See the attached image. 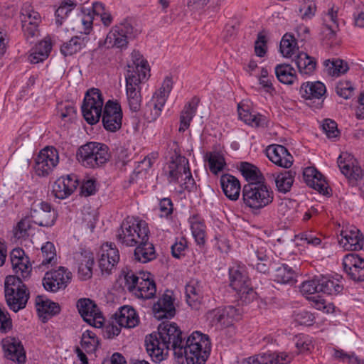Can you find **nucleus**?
Instances as JSON below:
<instances>
[{"label": "nucleus", "mask_w": 364, "mask_h": 364, "mask_svg": "<svg viewBox=\"0 0 364 364\" xmlns=\"http://www.w3.org/2000/svg\"><path fill=\"white\" fill-rule=\"evenodd\" d=\"M182 334L176 323L164 321L159 324L158 331L145 338L146 351L152 360H164L171 348L177 357L184 356L187 364H205L210 352L208 336L195 331L185 341Z\"/></svg>", "instance_id": "f257e3e1"}, {"label": "nucleus", "mask_w": 364, "mask_h": 364, "mask_svg": "<svg viewBox=\"0 0 364 364\" xmlns=\"http://www.w3.org/2000/svg\"><path fill=\"white\" fill-rule=\"evenodd\" d=\"M149 229L147 223L134 217H127L116 232L118 243L126 247L136 246L144 240H149Z\"/></svg>", "instance_id": "f03ea898"}, {"label": "nucleus", "mask_w": 364, "mask_h": 364, "mask_svg": "<svg viewBox=\"0 0 364 364\" xmlns=\"http://www.w3.org/2000/svg\"><path fill=\"white\" fill-rule=\"evenodd\" d=\"M78 162L87 168H98L110 159L109 147L102 143L90 141L80 146L76 153Z\"/></svg>", "instance_id": "7ed1b4c3"}, {"label": "nucleus", "mask_w": 364, "mask_h": 364, "mask_svg": "<svg viewBox=\"0 0 364 364\" xmlns=\"http://www.w3.org/2000/svg\"><path fill=\"white\" fill-rule=\"evenodd\" d=\"M4 293L7 305L18 312L26 307L29 298L26 286L18 276H7L4 282Z\"/></svg>", "instance_id": "20e7f679"}, {"label": "nucleus", "mask_w": 364, "mask_h": 364, "mask_svg": "<svg viewBox=\"0 0 364 364\" xmlns=\"http://www.w3.org/2000/svg\"><path fill=\"white\" fill-rule=\"evenodd\" d=\"M243 201L252 209H261L270 204L274 198L272 189L263 183H249L242 189Z\"/></svg>", "instance_id": "39448f33"}, {"label": "nucleus", "mask_w": 364, "mask_h": 364, "mask_svg": "<svg viewBox=\"0 0 364 364\" xmlns=\"http://www.w3.org/2000/svg\"><path fill=\"white\" fill-rule=\"evenodd\" d=\"M138 31L127 20L115 25L107 33L104 44L107 48H126L129 40L135 38Z\"/></svg>", "instance_id": "423d86ee"}, {"label": "nucleus", "mask_w": 364, "mask_h": 364, "mask_svg": "<svg viewBox=\"0 0 364 364\" xmlns=\"http://www.w3.org/2000/svg\"><path fill=\"white\" fill-rule=\"evenodd\" d=\"M172 87V78L166 77L161 87L156 91L151 100L146 105L144 114L148 122L155 121L161 115Z\"/></svg>", "instance_id": "0eeeda50"}, {"label": "nucleus", "mask_w": 364, "mask_h": 364, "mask_svg": "<svg viewBox=\"0 0 364 364\" xmlns=\"http://www.w3.org/2000/svg\"><path fill=\"white\" fill-rule=\"evenodd\" d=\"M103 98L97 88L88 90L81 107L82 115L90 124L97 123L102 114Z\"/></svg>", "instance_id": "6e6552de"}, {"label": "nucleus", "mask_w": 364, "mask_h": 364, "mask_svg": "<svg viewBox=\"0 0 364 364\" xmlns=\"http://www.w3.org/2000/svg\"><path fill=\"white\" fill-rule=\"evenodd\" d=\"M242 309L240 306H220L207 313V318L212 326L218 328L229 327L242 318Z\"/></svg>", "instance_id": "1a4fd4ad"}, {"label": "nucleus", "mask_w": 364, "mask_h": 364, "mask_svg": "<svg viewBox=\"0 0 364 364\" xmlns=\"http://www.w3.org/2000/svg\"><path fill=\"white\" fill-rule=\"evenodd\" d=\"M230 286L236 291L241 299L250 301L255 297V291L251 287L250 280L243 266H233L229 269Z\"/></svg>", "instance_id": "9d476101"}, {"label": "nucleus", "mask_w": 364, "mask_h": 364, "mask_svg": "<svg viewBox=\"0 0 364 364\" xmlns=\"http://www.w3.org/2000/svg\"><path fill=\"white\" fill-rule=\"evenodd\" d=\"M250 252L247 257V262L250 266L255 269L258 272L268 274L272 266H275L273 259V252L267 245H260L254 247Z\"/></svg>", "instance_id": "9b49d317"}, {"label": "nucleus", "mask_w": 364, "mask_h": 364, "mask_svg": "<svg viewBox=\"0 0 364 364\" xmlns=\"http://www.w3.org/2000/svg\"><path fill=\"white\" fill-rule=\"evenodd\" d=\"M81 14V23L85 34H89L91 31L95 16H99L102 24L106 27L109 26L113 22V16L101 2H93L91 9L82 8Z\"/></svg>", "instance_id": "f8f14e48"}, {"label": "nucleus", "mask_w": 364, "mask_h": 364, "mask_svg": "<svg viewBox=\"0 0 364 364\" xmlns=\"http://www.w3.org/2000/svg\"><path fill=\"white\" fill-rule=\"evenodd\" d=\"M41 22V16L32 6L26 3L21 9L22 31L26 40L31 43L39 34L38 26Z\"/></svg>", "instance_id": "ddd939ff"}, {"label": "nucleus", "mask_w": 364, "mask_h": 364, "mask_svg": "<svg viewBox=\"0 0 364 364\" xmlns=\"http://www.w3.org/2000/svg\"><path fill=\"white\" fill-rule=\"evenodd\" d=\"M59 162L58 150L53 146L43 149L35 160L34 170L39 176H47Z\"/></svg>", "instance_id": "4468645a"}, {"label": "nucleus", "mask_w": 364, "mask_h": 364, "mask_svg": "<svg viewBox=\"0 0 364 364\" xmlns=\"http://www.w3.org/2000/svg\"><path fill=\"white\" fill-rule=\"evenodd\" d=\"M72 273L64 267L47 272L43 279V285L46 291L57 292L64 289L70 283Z\"/></svg>", "instance_id": "2eb2a0df"}, {"label": "nucleus", "mask_w": 364, "mask_h": 364, "mask_svg": "<svg viewBox=\"0 0 364 364\" xmlns=\"http://www.w3.org/2000/svg\"><path fill=\"white\" fill-rule=\"evenodd\" d=\"M340 237L339 245L346 251H359L364 247V235L353 225L343 226Z\"/></svg>", "instance_id": "dca6fc26"}, {"label": "nucleus", "mask_w": 364, "mask_h": 364, "mask_svg": "<svg viewBox=\"0 0 364 364\" xmlns=\"http://www.w3.org/2000/svg\"><path fill=\"white\" fill-rule=\"evenodd\" d=\"M326 92L325 85L320 81L304 82L299 89L301 97L309 101L307 105L316 109L322 107Z\"/></svg>", "instance_id": "f3484780"}, {"label": "nucleus", "mask_w": 364, "mask_h": 364, "mask_svg": "<svg viewBox=\"0 0 364 364\" xmlns=\"http://www.w3.org/2000/svg\"><path fill=\"white\" fill-rule=\"evenodd\" d=\"M77 308L85 322L96 328L102 326L104 318L93 301L88 298L80 299L77 302Z\"/></svg>", "instance_id": "a211bd4d"}, {"label": "nucleus", "mask_w": 364, "mask_h": 364, "mask_svg": "<svg viewBox=\"0 0 364 364\" xmlns=\"http://www.w3.org/2000/svg\"><path fill=\"white\" fill-rule=\"evenodd\" d=\"M104 128L110 132H115L122 127V111L119 103L109 100L105 105L102 114Z\"/></svg>", "instance_id": "6ab92c4d"}, {"label": "nucleus", "mask_w": 364, "mask_h": 364, "mask_svg": "<svg viewBox=\"0 0 364 364\" xmlns=\"http://www.w3.org/2000/svg\"><path fill=\"white\" fill-rule=\"evenodd\" d=\"M57 216L56 211L51 208L48 203L44 201L35 204L31 210L32 221L41 227L53 226Z\"/></svg>", "instance_id": "aec40b11"}, {"label": "nucleus", "mask_w": 364, "mask_h": 364, "mask_svg": "<svg viewBox=\"0 0 364 364\" xmlns=\"http://www.w3.org/2000/svg\"><path fill=\"white\" fill-rule=\"evenodd\" d=\"M343 270L355 282L364 281V258L356 253L346 255L342 260Z\"/></svg>", "instance_id": "412c9836"}, {"label": "nucleus", "mask_w": 364, "mask_h": 364, "mask_svg": "<svg viewBox=\"0 0 364 364\" xmlns=\"http://www.w3.org/2000/svg\"><path fill=\"white\" fill-rule=\"evenodd\" d=\"M126 75V92L127 102L129 109L132 112H136L139 110L141 103V87L140 84L147 80H142L132 75Z\"/></svg>", "instance_id": "4be33fe9"}, {"label": "nucleus", "mask_w": 364, "mask_h": 364, "mask_svg": "<svg viewBox=\"0 0 364 364\" xmlns=\"http://www.w3.org/2000/svg\"><path fill=\"white\" fill-rule=\"evenodd\" d=\"M10 259L13 269L15 272L14 276H18L20 279H28L30 277L32 267L28 256L21 248H14L10 253Z\"/></svg>", "instance_id": "5701e85b"}, {"label": "nucleus", "mask_w": 364, "mask_h": 364, "mask_svg": "<svg viewBox=\"0 0 364 364\" xmlns=\"http://www.w3.org/2000/svg\"><path fill=\"white\" fill-rule=\"evenodd\" d=\"M173 301L172 291L166 290L153 306L154 317L157 320L173 318L176 314Z\"/></svg>", "instance_id": "b1692460"}, {"label": "nucleus", "mask_w": 364, "mask_h": 364, "mask_svg": "<svg viewBox=\"0 0 364 364\" xmlns=\"http://www.w3.org/2000/svg\"><path fill=\"white\" fill-rule=\"evenodd\" d=\"M79 185L77 176L69 174L58 178L53 185V193L59 199H65L76 190Z\"/></svg>", "instance_id": "393cba45"}, {"label": "nucleus", "mask_w": 364, "mask_h": 364, "mask_svg": "<svg viewBox=\"0 0 364 364\" xmlns=\"http://www.w3.org/2000/svg\"><path fill=\"white\" fill-rule=\"evenodd\" d=\"M119 260V253L113 243H105L101 247L99 267L102 272L109 273Z\"/></svg>", "instance_id": "a878e982"}, {"label": "nucleus", "mask_w": 364, "mask_h": 364, "mask_svg": "<svg viewBox=\"0 0 364 364\" xmlns=\"http://www.w3.org/2000/svg\"><path fill=\"white\" fill-rule=\"evenodd\" d=\"M266 154L268 159L278 166L289 168L293 164L292 155L282 145H269L266 150Z\"/></svg>", "instance_id": "bb28decb"}, {"label": "nucleus", "mask_w": 364, "mask_h": 364, "mask_svg": "<svg viewBox=\"0 0 364 364\" xmlns=\"http://www.w3.org/2000/svg\"><path fill=\"white\" fill-rule=\"evenodd\" d=\"M338 166L341 173L350 180L359 181L364 177V172L360 166L354 165L353 157L342 153L337 160Z\"/></svg>", "instance_id": "cd10ccee"}, {"label": "nucleus", "mask_w": 364, "mask_h": 364, "mask_svg": "<svg viewBox=\"0 0 364 364\" xmlns=\"http://www.w3.org/2000/svg\"><path fill=\"white\" fill-rule=\"evenodd\" d=\"M132 72V75L142 80H148L150 76V69L147 61L136 50H134L131 54V62L127 65L126 75L131 76L130 73Z\"/></svg>", "instance_id": "c85d7f7f"}, {"label": "nucleus", "mask_w": 364, "mask_h": 364, "mask_svg": "<svg viewBox=\"0 0 364 364\" xmlns=\"http://www.w3.org/2000/svg\"><path fill=\"white\" fill-rule=\"evenodd\" d=\"M338 9L333 6L323 18V23L321 33L323 38L328 41H333L336 38L338 28Z\"/></svg>", "instance_id": "c756f323"}, {"label": "nucleus", "mask_w": 364, "mask_h": 364, "mask_svg": "<svg viewBox=\"0 0 364 364\" xmlns=\"http://www.w3.org/2000/svg\"><path fill=\"white\" fill-rule=\"evenodd\" d=\"M303 178L307 186L317 190L323 195L328 194L326 182L323 175L314 167H306L303 171Z\"/></svg>", "instance_id": "7c9ffc66"}, {"label": "nucleus", "mask_w": 364, "mask_h": 364, "mask_svg": "<svg viewBox=\"0 0 364 364\" xmlns=\"http://www.w3.org/2000/svg\"><path fill=\"white\" fill-rule=\"evenodd\" d=\"M189 169L188 161L182 156L171 161L168 166V180L169 183H179L180 180Z\"/></svg>", "instance_id": "2f4dec72"}, {"label": "nucleus", "mask_w": 364, "mask_h": 364, "mask_svg": "<svg viewBox=\"0 0 364 364\" xmlns=\"http://www.w3.org/2000/svg\"><path fill=\"white\" fill-rule=\"evenodd\" d=\"M36 306L38 316L43 322H46L50 317L60 313V308L58 304L49 299L38 296L36 299Z\"/></svg>", "instance_id": "473e14b6"}, {"label": "nucleus", "mask_w": 364, "mask_h": 364, "mask_svg": "<svg viewBox=\"0 0 364 364\" xmlns=\"http://www.w3.org/2000/svg\"><path fill=\"white\" fill-rule=\"evenodd\" d=\"M271 269H272V277L274 282L282 284L290 285L296 282V272L287 264H282L278 266V264L275 263V266H272Z\"/></svg>", "instance_id": "72a5a7b5"}, {"label": "nucleus", "mask_w": 364, "mask_h": 364, "mask_svg": "<svg viewBox=\"0 0 364 364\" xmlns=\"http://www.w3.org/2000/svg\"><path fill=\"white\" fill-rule=\"evenodd\" d=\"M220 186L227 198L232 200L238 199L240 193V183L234 176L226 173L221 176Z\"/></svg>", "instance_id": "f704fd0d"}, {"label": "nucleus", "mask_w": 364, "mask_h": 364, "mask_svg": "<svg viewBox=\"0 0 364 364\" xmlns=\"http://www.w3.org/2000/svg\"><path fill=\"white\" fill-rule=\"evenodd\" d=\"M116 322L122 327L131 328L138 325L139 317L135 310L130 306L121 307L114 314Z\"/></svg>", "instance_id": "c9c22d12"}, {"label": "nucleus", "mask_w": 364, "mask_h": 364, "mask_svg": "<svg viewBox=\"0 0 364 364\" xmlns=\"http://www.w3.org/2000/svg\"><path fill=\"white\" fill-rule=\"evenodd\" d=\"M150 273H144L138 284L135 296L143 299H149L154 297L156 292L154 281L151 279Z\"/></svg>", "instance_id": "e433bc0d"}, {"label": "nucleus", "mask_w": 364, "mask_h": 364, "mask_svg": "<svg viewBox=\"0 0 364 364\" xmlns=\"http://www.w3.org/2000/svg\"><path fill=\"white\" fill-rule=\"evenodd\" d=\"M134 250V259L141 263H147L156 259V253L154 246L149 242V240H144L141 242L136 244Z\"/></svg>", "instance_id": "4c0bfd02"}, {"label": "nucleus", "mask_w": 364, "mask_h": 364, "mask_svg": "<svg viewBox=\"0 0 364 364\" xmlns=\"http://www.w3.org/2000/svg\"><path fill=\"white\" fill-rule=\"evenodd\" d=\"M199 101L198 97H194L185 105L180 116V132H184L189 127L191 122L196 114Z\"/></svg>", "instance_id": "58836bf2"}, {"label": "nucleus", "mask_w": 364, "mask_h": 364, "mask_svg": "<svg viewBox=\"0 0 364 364\" xmlns=\"http://www.w3.org/2000/svg\"><path fill=\"white\" fill-rule=\"evenodd\" d=\"M6 357L18 363H23L26 360V354L23 346L14 338L7 341L4 344Z\"/></svg>", "instance_id": "ea45409f"}, {"label": "nucleus", "mask_w": 364, "mask_h": 364, "mask_svg": "<svg viewBox=\"0 0 364 364\" xmlns=\"http://www.w3.org/2000/svg\"><path fill=\"white\" fill-rule=\"evenodd\" d=\"M77 259L80 261L78 265V273L82 279H87L92 277V267L94 264V256L90 251L84 250L80 252Z\"/></svg>", "instance_id": "a19ab883"}, {"label": "nucleus", "mask_w": 364, "mask_h": 364, "mask_svg": "<svg viewBox=\"0 0 364 364\" xmlns=\"http://www.w3.org/2000/svg\"><path fill=\"white\" fill-rule=\"evenodd\" d=\"M319 286L320 292L328 295H338L343 289L338 279L328 276L319 275Z\"/></svg>", "instance_id": "79ce46f5"}, {"label": "nucleus", "mask_w": 364, "mask_h": 364, "mask_svg": "<svg viewBox=\"0 0 364 364\" xmlns=\"http://www.w3.org/2000/svg\"><path fill=\"white\" fill-rule=\"evenodd\" d=\"M87 41L88 39L85 36H73L61 46L60 52L64 56L73 55L85 48Z\"/></svg>", "instance_id": "37998d69"}, {"label": "nucleus", "mask_w": 364, "mask_h": 364, "mask_svg": "<svg viewBox=\"0 0 364 364\" xmlns=\"http://www.w3.org/2000/svg\"><path fill=\"white\" fill-rule=\"evenodd\" d=\"M296 174V171L293 169L285 170L278 173L275 178L277 191L282 193L289 192L293 185Z\"/></svg>", "instance_id": "c03bdc74"}, {"label": "nucleus", "mask_w": 364, "mask_h": 364, "mask_svg": "<svg viewBox=\"0 0 364 364\" xmlns=\"http://www.w3.org/2000/svg\"><path fill=\"white\" fill-rule=\"evenodd\" d=\"M185 294L187 304L193 309H197L200 299L202 291L199 284L196 281H191L185 287Z\"/></svg>", "instance_id": "a18cd8bd"}, {"label": "nucleus", "mask_w": 364, "mask_h": 364, "mask_svg": "<svg viewBox=\"0 0 364 364\" xmlns=\"http://www.w3.org/2000/svg\"><path fill=\"white\" fill-rule=\"evenodd\" d=\"M275 75L278 80L286 85H291L296 79V71L289 64H279L275 67Z\"/></svg>", "instance_id": "49530a36"}, {"label": "nucleus", "mask_w": 364, "mask_h": 364, "mask_svg": "<svg viewBox=\"0 0 364 364\" xmlns=\"http://www.w3.org/2000/svg\"><path fill=\"white\" fill-rule=\"evenodd\" d=\"M192 235L196 243L202 245L205 243V225L203 220L198 215H193L189 218Z\"/></svg>", "instance_id": "de8ad7c7"}, {"label": "nucleus", "mask_w": 364, "mask_h": 364, "mask_svg": "<svg viewBox=\"0 0 364 364\" xmlns=\"http://www.w3.org/2000/svg\"><path fill=\"white\" fill-rule=\"evenodd\" d=\"M43 259L38 265L39 269L49 268L57 262L55 248L51 242H46L41 247Z\"/></svg>", "instance_id": "09e8293b"}, {"label": "nucleus", "mask_w": 364, "mask_h": 364, "mask_svg": "<svg viewBox=\"0 0 364 364\" xmlns=\"http://www.w3.org/2000/svg\"><path fill=\"white\" fill-rule=\"evenodd\" d=\"M299 71L302 75H311L316 68V63L314 58L305 53H301L295 59Z\"/></svg>", "instance_id": "8fccbe9b"}, {"label": "nucleus", "mask_w": 364, "mask_h": 364, "mask_svg": "<svg viewBox=\"0 0 364 364\" xmlns=\"http://www.w3.org/2000/svg\"><path fill=\"white\" fill-rule=\"evenodd\" d=\"M324 66L327 73L332 77H338L345 74L349 69L348 63L341 59L326 60Z\"/></svg>", "instance_id": "3c124183"}, {"label": "nucleus", "mask_w": 364, "mask_h": 364, "mask_svg": "<svg viewBox=\"0 0 364 364\" xmlns=\"http://www.w3.org/2000/svg\"><path fill=\"white\" fill-rule=\"evenodd\" d=\"M239 117L247 124L252 127H264L266 124L265 117L259 114H255L238 106Z\"/></svg>", "instance_id": "603ef678"}, {"label": "nucleus", "mask_w": 364, "mask_h": 364, "mask_svg": "<svg viewBox=\"0 0 364 364\" xmlns=\"http://www.w3.org/2000/svg\"><path fill=\"white\" fill-rule=\"evenodd\" d=\"M98 344V338L92 331L87 330L82 333L80 345L86 353H95Z\"/></svg>", "instance_id": "864d4df0"}, {"label": "nucleus", "mask_w": 364, "mask_h": 364, "mask_svg": "<svg viewBox=\"0 0 364 364\" xmlns=\"http://www.w3.org/2000/svg\"><path fill=\"white\" fill-rule=\"evenodd\" d=\"M240 171L249 183L261 182V173L255 166L247 162H242L240 164Z\"/></svg>", "instance_id": "5fc2aeb1"}, {"label": "nucleus", "mask_w": 364, "mask_h": 364, "mask_svg": "<svg viewBox=\"0 0 364 364\" xmlns=\"http://www.w3.org/2000/svg\"><path fill=\"white\" fill-rule=\"evenodd\" d=\"M205 158L208 162L209 169L213 174L222 171L225 165L223 156L219 152H208Z\"/></svg>", "instance_id": "6e6d98bb"}, {"label": "nucleus", "mask_w": 364, "mask_h": 364, "mask_svg": "<svg viewBox=\"0 0 364 364\" xmlns=\"http://www.w3.org/2000/svg\"><path fill=\"white\" fill-rule=\"evenodd\" d=\"M262 364H288L291 362V356L285 353H263Z\"/></svg>", "instance_id": "4d7b16f0"}, {"label": "nucleus", "mask_w": 364, "mask_h": 364, "mask_svg": "<svg viewBox=\"0 0 364 364\" xmlns=\"http://www.w3.org/2000/svg\"><path fill=\"white\" fill-rule=\"evenodd\" d=\"M296 50V42L294 36L286 33L280 42V52L284 57L290 58Z\"/></svg>", "instance_id": "13d9d810"}, {"label": "nucleus", "mask_w": 364, "mask_h": 364, "mask_svg": "<svg viewBox=\"0 0 364 364\" xmlns=\"http://www.w3.org/2000/svg\"><path fill=\"white\" fill-rule=\"evenodd\" d=\"M77 4L72 0H63L59 7L55 10V21L58 25H61L63 20L67 17Z\"/></svg>", "instance_id": "bf43d9fd"}, {"label": "nucleus", "mask_w": 364, "mask_h": 364, "mask_svg": "<svg viewBox=\"0 0 364 364\" xmlns=\"http://www.w3.org/2000/svg\"><path fill=\"white\" fill-rule=\"evenodd\" d=\"M319 275L303 282L300 286V291L304 295H311L319 293Z\"/></svg>", "instance_id": "052dcab7"}, {"label": "nucleus", "mask_w": 364, "mask_h": 364, "mask_svg": "<svg viewBox=\"0 0 364 364\" xmlns=\"http://www.w3.org/2000/svg\"><path fill=\"white\" fill-rule=\"evenodd\" d=\"M316 10V4L312 0L305 1L301 4L299 8V14L302 19H311L314 15Z\"/></svg>", "instance_id": "680f3d73"}, {"label": "nucleus", "mask_w": 364, "mask_h": 364, "mask_svg": "<svg viewBox=\"0 0 364 364\" xmlns=\"http://www.w3.org/2000/svg\"><path fill=\"white\" fill-rule=\"evenodd\" d=\"M322 128L328 139H335L338 136L339 131L337 127V123L331 119L323 120Z\"/></svg>", "instance_id": "e2e57ef3"}, {"label": "nucleus", "mask_w": 364, "mask_h": 364, "mask_svg": "<svg viewBox=\"0 0 364 364\" xmlns=\"http://www.w3.org/2000/svg\"><path fill=\"white\" fill-rule=\"evenodd\" d=\"M140 282V278L134 274L132 271L128 272L124 275V288L129 292L135 295L138 284Z\"/></svg>", "instance_id": "0e129e2a"}, {"label": "nucleus", "mask_w": 364, "mask_h": 364, "mask_svg": "<svg viewBox=\"0 0 364 364\" xmlns=\"http://www.w3.org/2000/svg\"><path fill=\"white\" fill-rule=\"evenodd\" d=\"M353 87L350 81L339 82L336 87V92L344 99L350 98L353 92Z\"/></svg>", "instance_id": "69168bd1"}, {"label": "nucleus", "mask_w": 364, "mask_h": 364, "mask_svg": "<svg viewBox=\"0 0 364 364\" xmlns=\"http://www.w3.org/2000/svg\"><path fill=\"white\" fill-rule=\"evenodd\" d=\"M267 38L265 35L260 32L257 34V40L255 42V53L258 57H264L267 53Z\"/></svg>", "instance_id": "338daca9"}, {"label": "nucleus", "mask_w": 364, "mask_h": 364, "mask_svg": "<svg viewBox=\"0 0 364 364\" xmlns=\"http://www.w3.org/2000/svg\"><path fill=\"white\" fill-rule=\"evenodd\" d=\"M31 228L30 221L27 218L21 220L15 229V237L18 239L25 238L28 236V231Z\"/></svg>", "instance_id": "774afa93"}]
</instances>
